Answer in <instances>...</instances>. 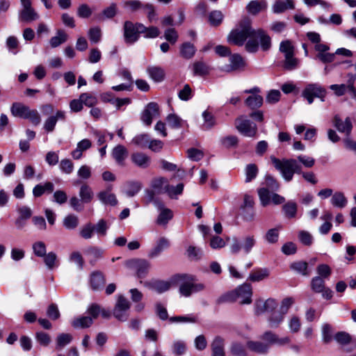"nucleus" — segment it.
<instances>
[{
  "instance_id": "f257e3e1",
  "label": "nucleus",
  "mask_w": 356,
  "mask_h": 356,
  "mask_svg": "<svg viewBox=\"0 0 356 356\" xmlns=\"http://www.w3.org/2000/svg\"><path fill=\"white\" fill-rule=\"evenodd\" d=\"M277 307V301L273 298H268L264 302L259 301L256 303L255 314L260 315L267 312L266 322L268 327L270 329L279 328L285 318L279 310H275Z\"/></svg>"
},
{
  "instance_id": "f03ea898",
  "label": "nucleus",
  "mask_w": 356,
  "mask_h": 356,
  "mask_svg": "<svg viewBox=\"0 0 356 356\" xmlns=\"http://www.w3.org/2000/svg\"><path fill=\"white\" fill-rule=\"evenodd\" d=\"M270 160L274 167L280 172L282 177L286 181H291L295 173L300 174L302 172L301 165L296 159H290L280 160L271 156Z\"/></svg>"
},
{
  "instance_id": "7ed1b4c3",
  "label": "nucleus",
  "mask_w": 356,
  "mask_h": 356,
  "mask_svg": "<svg viewBox=\"0 0 356 356\" xmlns=\"http://www.w3.org/2000/svg\"><path fill=\"white\" fill-rule=\"evenodd\" d=\"M254 31L249 22H242L229 33L227 41L236 46H243L248 38H253Z\"/></svg>"
},
{
  "instance_id": "20e7f679",
  "label": "nucleus",
  "mask_w": 356,
  "mask_h": 356,
  "mask_svg": "<svg viewBox=\"0 0 356 356\" xmlns=\"http://www.w3.org/2000/svg\"><path fill=\"white\" fill-rule=\"evenodd\" d=\"M252 290L250 284H243L220 298L222 302H238L241 305L252 302Z\"/></svg>"
},
{
  "instance_id": "39448f33",
  "label": "nucleus",
  "mask_w": 356,
  "mask_h": 356,
  "mask_svg": "<svg viewBox=\"0 0 356 356\" xmlns=\"http://www.w3.org/2000/svg\"><path fill=\"white\" fill-rule=\"evenodd\" d=\"M259 44L264 51L271 47L270 37L262 29L254 30L253 38H250L245 43V50L249 53H255L259 49Z\"/></svg>"
},
{
  "instance_id": "423d86ee",
  "label": "nucleus",
  "mask_w": 356,
  "mask_h": 356,
  "mask_svg": "<svg viewBox=\"0 0 356 356\" xmlns=\"http://www.w3.org/2000/svg\"><path fill=\"white\" fill-rule=\"evenodd\" d=\"M178 281L179 284V293L185 296L188 297L192 293L202 291L204 289L205 286L200 282H196V279L191 275H178Z\"/></svg>"
},
{
  "instance_id": "0eeeda50",
  "label": "nucleus",
  "mask_w": 356,
  "mask_h": 356,
  "mask_svg": "<svg viewBox=\"0 0 356 356\" xmlns=\"http://www.w3.org/2000/svg\"><path fill=\"white\" fill-rule=\"evenodd\" d=\"M257 243V240L253 234L245 235L241 241L236 237L232 238L229 249L232 254H238L243 250L245 254H249Z\"/></svg>"
},
{
  "instance_id": "6e6552de",
  "label": "nucleus",
  "mask_w": 356,
  "mask_h": 356,
  "mask_svg": "<svg viewBox=\"0 0 356 356\" xmlns=\"http://www.w3.org/2000/svg\"><path fill=\"white\" fill-rule=\"evenodd\" d=\"M327 95L326 89L318 83H307L302 91V97L305 99L308 104H312L314 98H318L324 102Z\"/></svg>"
},
{
  "instance_id": "1a4fd4ad",
  "label": "nucleus",
  "mask_w": 356,
  "mask_h": 356,
  "mask_svg": "<svg viewBox=\"0 0 356 356\" xmlns=\"http://www.w3.org/2000/svg\"><path fill=\"white\" fill-rule=\"evenodd\" d=\"M138 25H141V23L134 24L131 21L124 22L123 36L126 44H133L138 40L141 30Z\"/></svg>"
},
{
  "instance_id": "9d476101",
  "label": "nucleus",
  "mask_w": 356,
  "mask_h": 356,
  "mask_svg": "<svg viewBox=\"0 0 356 356\" xmlns=\"http://www.w3.org/2000/svg\"><path fill=\"white\" fill-rule=\"evenodd\" d=\"M235 127L240 134L247 137H254L257 132V124L243 116H241L236 120Z\"/></svg>"
},
{
  "instance_id": "9b49d317",
  "label": "nucleus",
  "mask_w": 356,
  "mask_h": 356,
  "mask_svg": "<svg viewBox=\"0 0 356 356\" xmlns=\"http://www.w3.org/2000/svg\"><path fill=\"white\" fill-rule=\"evenodd\" d=\"M130 308L129 300L123 296H119L113 309V316L120 321H126L128 319V311Z\"/></svg>"
},
{
  "instance_id": "f8f14e48",
  "label": "nucleus",
  "mask_w": 356,
  "mask_h": 356,
  "mask_svg": "<svg viewBox=\"0 0 356 356\" xmlns=\"http://www.w3.org/2000/svg\"><path fill=\"white\" fill-rule=\"evenodd\" d=\"M127 266L134 268L140 278L145 277L150 268L151 264L145 259H134L127 261Z\"/></svg>"
},
{
  "instance_id": "ddd939ff",
  "label": "nucleus",
  "mask_w": 356,
  "mask_h": 356,
  "mask_svg": "<svg viewBox=\"0 0 356 356\" xmlns=\"http://www.w3.org/2000/svg\"><path fill=\"white\" fill-rule=\"evenodd\" d=\"M160 115L159 106L155 102L149 103L143 111L140 119L142 122L147 126H150L152 120Z\"/></svg>"
},
{
  "instance_id": "4468645a",
  "label": "nucleus",
  "mask_w": 356,
  "mask_h": 356,
  "mask_svg": "<svg viewBox=\"0 0 356 356\" xmlns=\"http://www.w3.org/2000/svg\"><path fill=\"white\" fill-rule=\"evenodd\" d=\"M260 338L265 341V343L268 344L269 347L274 344L282 346L289 344L291 342V339L289 337L280 338L276 333L271 330L265 331Z\"/></svg>"
},
{
  "instance_id": "2eb2a0df",
  "label": "nucleus",
  "mask_w": 356,
  "mask_h": 356,
  "mask_svg": "<svg viewBox=\"0 0 356 356\" xmlns=\"http://www.w3.org/2000/svg\"><path fill=\"white\" fill-rule=\"evenodd\" d=\"M333 124L340 133L344 134L346 137L350 136L353 124L349 117H347L345 120L343 121L339 115H336L333 119Z\"/></svg>"
},
{
  "instance_id": "dca6fc26",
  "label": "nucleus",
  "mask_w": 356,
  "mask_h": 356,
  "mask_svg": "<svg viewBox=\"0 0 356 356\" xmlns=\"http://www.w3.org/2000/svg\"><path fill=\"white\" fill-rule=\"evenodd\" d=\"M170 246V241L165 237L160 238L155 245L149 250L147 256L150 259L158 257L164 250H167Z\"/></svg>"
},
{
  "instance_id": "f3484780",
  "label": "nucleus",
  "mask_w": 356,
  "mask_h": 356,
  "mask_svg": "<svg viewBox=\"0 0 356 356\" xmlns=\"http://www.w3.org/2000/svg\"><path fill=\"white\" fill-rule=\"evenodd\" d=\"M155 207L160 210L156 222L159 225H165L173 217L172 211L164 207L163 204L160 201L155 202Z\"/></svg>"
},
{
  "instance_id": "a211bd4d",
  "label": "nucleus",
  "mask_w": 356,
  "mask_h": 356,
  "mask_svg": "<svg viewBox=\"0 0 356 356\" xmlns=\"http://www.w3.org/2000/svg\"><path fill=\"white\" fill-rule=\"evenodd\" d=\"M39 18L40 15L33 7L20 9L18 11V19L21 22L29 23Z\"/></svg>"
},
{
  "instance_id": "6ab92c4d",
  "label": "nucleus",
  "mask_w": 356,
  "mask_h": 356,
  "mask_svg": "<svg viewBox=\"0 0 356 356\" xmlns=\"http://www.w3.org/2000/svg\"><path fill=\"white\" fill-rule=\"evenodd\" d=\"M111 186L108 187L106 190L99 192L97 197L103 204L114 207L117 205L118 200L115 195L111 192Z\"/></svg>"
},
{
  "instance_id": "aec40b11",
  "label": "nucleus",
  "mask_w": 356,
  "mask_h": 356,
  "mask_svg": "<svg viewBox=\"0 0 356 356\" xmlns=\"http://www.w3.org/2000/svg\"><path fill=\"white\" fill-rule=\"evenodd\" d=\"M225 340L220 336L213 338L211 343V356H225Z\"/></svg>"
},
{
  "instance_id": "412c9836",
  "label": "nucleus",
  "mask_w": 356,
  "mask_h": 356,
  "mask_svg": "<svg viewBox=\"0 0 356 356\" xmlns=\"http://www.w3.org/2000/svg\"><path fill=\"white\" fill-rule=\"evenodd\" d=\"M65 113L63 111H57L54 115L49 117L44 123V129L47 132H52L56 127L58 120H64Z\"/></svg>"
},
{
  "instance_id": "4be33fe9",
  "label": "nucleus",
  "mask_w": 356,
  "mask_h": 356,
  "mask_svg": "<svg viewBox=\"0 0 356 356\" xmlns=\"http://www.w3.org/2000/svg\"><path fill=\"white\" fill-rule=\"evenodd\" d=\"M131 160L133 163L140 168H147L151 163V158L146 154L142 152H135L132 154Z\"/></svg>"
},
{
  "instance_id": "5701e85b",
  "label": "nucleus",
  "mask_w": 356,
  "mask_h": 356,
  "mask_svg": "<svg viewBox=\"0 0 356 356\" xmlns=\"http://www.w3.org/2000/svg\"><path fill=\"white\" fill-rule=\"evenodd\" d=\"M246 346L250 350L259 355H266L269 351L268 344L259 341H248Z\"/></svg>"
},
{
  "instance_id": "b1692460",
  "label": "nucleus",
  "mask_w": 356,
  "mask_h": 356,
  "mask_svg": "<svg viewBox=\"0 0 356 356\" xmlns=\"http://www.w3.org/2000/svg\"><path fill=\"white\" fill-rule=\"evenodd\" d=\"M295 8L293 0L276 1L272 6V10L275 14H280L287 10H293Z\"/></svg>"
},
{
  "instance_id": "393cba45",
  "label": "nucleus",
  "mask_w": 356,
  "mask_h": 356,
  "mask_svg": "<svg viewBox=\"0 0 356 356\" xmlns=\"http://www.w3.org/2000/svg\"><path fill=\"white\" fill-rule=\"evenodd\" d=\"M111 155L118 165H123L128 156V151L123 145H118L113 149Z\"/></svg>"
},
{
  "instance_id": "a878e982",
  "label": "nucleus",
  "mask_w": 356,
  "mask_h": 356,
  "mask_svg": "<svg viewBox=\"0 0 356 356\" xmlns=\"http://www.w3.org/2000/svg\"><path fill=\"white\" fill-rule=\"evenodd\" d=\"M145 286L159 293H162L170 289V283L163 280H153L145 283Z\"/></svg>"
},
{
  "instance_id": "bb28decb",
  "label": "nucleus",
  "mask_w": 356,
  "mask_h": 356,
  "mask_svg": "<svg viewBox=\"0 0 356 356\" xmlns=\"http://www.w3.org/2000/svg\"><path fill=\"white\" fill-rule=\"evenodd\" d=\"M79 195L81 198V201L84 204L91 202L94 198V192L92 188L87 184H83L81 186Z\"/></svg>"
},
{
  "instance_id": "cd10ccee",
  "label": "nucleus",
  "mask_w": 356,
  "mask_h": 356,
  "mask_svg": "<svg viewBox=\"0 0 356 356\" xmlns=\"http://www.w3.org/2000/svg\"><path fill=\"white\" fill-rule=\"evenodd\" d=\"M92 143L89 139L81 140L77 143L76 149L72 152V156L76 160L81 159L83 152L90 149Z\"/></svg>"
},
{
  "instance_id": "c85d7f7f",
  "label": "nucleus",
  "mask_w": 356,
  "mask_h": 356,
  "mask_svg": "<svg viewBox=\"0 0 356 356\" xmlns=\"http://www.w3.org/2000/svg\"><path fill=\"white\" fill-rule=\"evenodd\" d=\"M147 72L149 77L155 82H161L165 78L164 70L159 66H149Z\"/></svg>"
},
{
  "instance_id": "c756f323",
  "label": "nucleus",
  "mask_w": 356,
  "mask_h": 356,
  "mask_svg": "<svg viewBox=\"0 0 356 356\" xmlns=\"http://www.w3.org/2000/svg\"><path fill=\"white\" fill-rule=\"evenodd\" d=\"M30 108L22 103L14 102L10 107L11 114L14 117L25 119Z\"/></svg>"
},
{
  "instance_id": "7c9ffc66",
  "label": "nucleus",
  "mask_w": 356,
  "mask_h": 356,
  "mask_svg": "<svg viewBox=\"0 0 356 356\" xmlns=\"http://www.w3.org/2000/svg\"><path fill=\"white\" fill-rule=\"evenodd\" d=\"M269 276L268 268H257L253 270L249 275L248 280L251 282H260Z\"/></svg>"
},
{
  "instance_id": "2f4dec72",
  "label": "nucleus",
  "mask_w": 356,
  "mask_h": 356,
  "mask_svg": "<svg viewBox=\"0 0 356 356\" xmlns=\"http://www.w3.org/2000/svg\"><path fill=\"white\" fill-rule=\"evenodd\" d=\"M230 65L227 67L226 71H234L240 70L245 67V63L239 54H234L229 58Z\"/></svg>"
},
{
  "instance_id": "473e14b6",
  "label": "nucleus",
  "mask_w": 356,
  "mask_h": 356,
  "mask_svg": "<svg viewBox=\"0 0 356 356\" xmlns=\"http://www.w3.org/2000/svg\"><path fill=\"white\" fill-rule=\"evenodd\" d=\"M90 282L93 290H99L104 286L105 280L100 272H94L90 275Z\"/></svg>"
},
{
  "instance_id": "72a5a7b5",
  "label": "nucleus",
  "mask_w": 356,
  "mask_h": 356,
  "mask_svg": "<svg viewBox=\"0 0 356 356\" xmlns=\"http://www.w3.org/2000/svg\"><path fill=\"white\" fill-rule=\"evenodd\" d=\"M43 261L49 270L58 268L60 263L57 254L54 252H49L43 257Z\"/></svg>"
},
{
  "instance_id": "f704fd0d",
  "label": "nucleus",
  "mask_w": 356,
  "mask_h": 356,
  "mask_svg": "<svg viewBox=\"0 0 356 356\" xmlns=\"http://www.w3.org/2000/svg\"><path fill=\"white\" fill-rule=\"evenodd\" d=\"M196 52L195 46L188 42H184L180 46V55L185 59H191L193 58Z\"/></svg>"
},
{
  "instance_id": "c9c22d12",
  "label": "nucleus",
  "mask_w": 356,
  "mask_h": 356,
  "mask_svg": "<svg viewBox=\"0 0 356 356\" xmlns=\"http://www.w3.org/2000/svg\"><path fill=\"white\" fill-rule=\"evenodd\" d=\"M193 71L194 75L203 76L209 74L211 67L202 61H197L193 63Z\"/></svg>"
},
{
  "instance_id": "e433bc0d",
  "label": "nucleus",
  "mask_w": 356,
  "mask_h": 356,
  "mask_svg": "<svg viewBox=\"0 0 356 356\" xmlns=\"http://www.w3.org/2000/svg\"><path fill=\"white\" fill-rule=\"evenodd\" d=\"M267 7V3L265 1H251L247 6L246 8L248 11L252 14L257 15L261 10L265 9Z\"/></svg>"
},
{
  "instance_id": "4c0bfd02",
  "label": "nucleus",
  "mask_w": 356,
  "mask_h": 356,
  "mask_svg": "<svg viewBox=\"0 0 356 356\" xmlns=\"http://www.w3.org/2000/svg\"><path fill=\"white\" fill-rule=\"evenodd\" d=\"M67 40V35L64 31L59 29L56 32V35L50 39L49 44L52 48H56L66 42Z\"/></svg>"
},
{
  "instance_id": "58836bf2",
  "label": "nucleus",
  "mask_w": 356,
  "mask_h": 356,
  "mask_svg": "<svg viewBox=\"0 0 356 356\" xmlns=\"http://www.w3.org/2000/svg\"><path fill=\"white\" fill-rule=\"evenodd\" d=\"M92 323L93 320L90 316H80L72 321V325L74 328H86L89 327Z\"/></svg>"
},
{
  "instance_id": "ea45409f",
  "label": "nucleus",
  "mask_w": 356,
  "mask_h": 356,
  "mask_svg": "<svg viewBox=\"0 0 356 356\" xmlns=\"http://www.w3.org/2000/svg\"><path fill=\"white\" fill-rule=\"evenodd\" d=\"M79 224V218L74 214L66 216L63 220L64 227L68 230L75 229Z\"/></svg>"
},
{
  "instance_id": "a19ab883",
  "label": "nucleus",
  "mask_w": 356,
  "mask_h": 356,
  "mask_svg": "<svg viewBox=\"0 0 356 356\" xmlns=\"http://www.w3.org/2000/svg\"><path fill=\"white\" fill-rule=\"evenodd\" d=\"M72 341V336L68 333L59 334L56 337V349L61 350Z\"/></svg>"
},
{
  "instance_id": "79ce46f5",
  "label": "nucleus",
  "mask_w": 356,
  "mask_h": 356,
  "mask_svg": "<svg viewBox=\"0 0 356 356\" xmlns=\"http://www.w3.org/2000/svg\"><path fill=\"white\" fill-rule=\"evenodd\" d=\"M331 204L336 207L343 208L347 204V199L341 192H336L330 200Z\"/></svg>"
},
{
  "instance_id": "37998d69",
  "label": "nucleus",
  "mask_w": 356,
  "mask_h": 356,
  "mask_svg": "<svg viewBox=\"0 0 356 356\" xmlns=\"http://www.w3.org/2000/svg\"><path fill=\"white\" fill-rule=\"evenodd\" d=\"M263 97L259 95L249 96L245 101L246 106L252 109L259 108L263 104Z\"/></svg>"
},
{
  "instance_id": "c03bdc74",
  "label": "nucleus",
  "mask_w": 356,
  "mask_h": 356,
  "mask_svg": "<svg viewBox=\"0 0 356 356\" xmlns=\"http://www.w3.org/2000/svg\"><path fill=\"white\" fill-rule=\"evenodd\" d=\"M166 185H168V180L163 177L156 178L152 181V187L157 193H165Z\"/></svg>"
},
{
  "instance_id": "a18cd8bd",
  "label": "nucleus",
  "mask_w": 356,
  "mask_h": 356,
  "mask_svg": "<svg viewBox=\"0 0 356 356\" xmlns=\"http://www.w3.org/2000/svg\"><path fill=\"white\" fill-rule=\"evenodd\" d=\"M259 170L257 166L254 163H250L246 165L245 168V180L246 183L252 181L257 176Z\"/></svg>"
},
{
  "instance_id": "49530a36",
  "label": "nucleus",
  "mask_w": 356,
  "mask_h": 356,
  "mask_svg": "<svg viewBox=\"0 0 356 356\" xmlns=\"http://www.w3.org/2000/svg\"><path fill=\"white\" fill-rule=\"evenodd\" d=\"M141 30V33H144L146 38H155L159 36L160 31L156 26L146 27L143 24L138 25Z\"/></svg>"
},
{
  "instance_id": "de8ad7c7",
  "label": "nucleus",
  "mask_w": 356,
  "mask_h": 356,
  "mask_svg": "<svg viewBox=\"0 0 356 356\" xmlns=\"http://www.w3.org/2000/svg\"><path fill=\"white\" fill-rule=\"evenodd\" d=\"M229 351L232 356H248L245 346L238 342L232 343Z\"/></svg>"
},
{
  "instance_id": "09e8293b",
  "label": "nucleus",
  "mask_w": 356,
  "mask_h": 356,
  "mask_svg": "<svg viewBox=\"0 0 356 356\" xmlns=\"http://www.w3.org/2000/svg\"><path fill=\"white\" fill-rule=\"evenodd\" d=\"M299 60L294 57V55L284 56L283 67L286 70L291 71L298 67Z\"/></svg>"
},
{
  "instance_id": "8fccbe9b",
  "label": "nucleus",
  "mask_w": 356,
  "mask_h": 356,
  "mask_svg": "<svg viewBox=\"0 0 356 356\" xmlns=\"http://www.w3.org/2000/svg\"><path fill=\"white\" fill-rule=\"evenodd\" d=\"M184 190V184H179L176 186L166 185L165 186V193L169 195V197L172 199H176L178 195L182 193Z\"/></svg>"
},
{
  "instance_id": "3c124183",
  "label": "nucleus",
  "mask_w": 356,
  "mask_h": 356,
  "mask_svg": "<svg viewBox=\"0 0 356 356\" xmlns=\"http://www.w3.org/2000/svg\"><path fill=\"white\" fill-rule=\"evenodd\" d=\"M83 104L88 107H92L97 104V98L90 92H84L80 95Z\"/></svg>"
},
{
  "instance_id": "603ef678",
  "label": "nucleus",
  "mask_w": 356,
  "mask_h": 356,
  "mask_svg": "<svg viewBox=\"0 0 356 356\" xmlns=\"http://www.w3.org/2000/svg\"><path fill=\"white\" fill-rule=\"evenodd\" d=\"M150 140V138L148 134H142L136 136L132 139V143L140 147H148L149 143Z\"/></svg>"
},
{
  "instance_id": "864d4df0",
  "label": "nucleus",
  "mask_w": 356,
  "mask_h": 356,
  "mask_svg": "<svg viewBox=\"0 0 356 356\" xmlns=\"http://www.w3.org/2000/svg\"><path fill=\"white\" fill-rule=\"evenodd\" d=\"M91 43H98L102 38V30L99 26L91 27L88 32Z\"/></svg>"
},
{
  "instance_id": "5fc2aeb1",
  "label": "nucleus",
  "mask_w": 356,
  "mask_h": 356,
  "mask_svg": "<svg viewBox=\"0 0 356 356\" xmlns=\"http://www.w3.org/2000/svg\"><path fill=\"white\" fill-rule=\"evenodd\" d=\"M86 253L90 257V263H92L96 261L102 257L104 250L97 247H90L86 250Z\"/></svg>"
},
{
  "instance_id": "6e6d98bb",
  "label": "nucleus",
  "mask_w": 356,
  "mask_h": 356,
  "mask_svg": "<svg viewBox=\"0 0 356 356\" xmlns=\"http://www.w3.org/2000/svg\"><path fill=\"white\" fill-rule=\"evenodd\" d=\"M295 302V299L293 297H286L282 299L280 302L279 311L286 316L289 309L292 307Z\"/></svg>"
},
{
  "instance_id": "4d7b16f0",
  "label": "nucleus",
  "mask_w": 356,
  "mask_h": 356,
  "mask_svg": "<svg viewBox=\"0 0 356 356\" xmlns=\"http://www.w3.org/2000/svg\"><path fill=\"white\" fill-rule=\"evenodd\" d=\"M288 325L291 332H298L301 327L300 318L296 315L291 316L288 321Z\"/></svg>"
},
{
  "instance_id": "13d9d810",
  "label": "nucleus",
  "mask_w": 356,
  "mask_h": 356,
  "mask_svg": "<svg viewBox=\"0 0 356 356\" xmlns=\"http://www.w3.org/2000/svg\"><path fill=\"white\" fill-rule=\"evenodd\" d=\"M224 15L220 10H213L209 15V21L212 26L220 25L223 19Z\"/></svg>"
},
{
  "instance_id": "bf43d9fd",
  "label": "nucleus",
  "mask_w": 356,
  "mask_h": 356,
  "mask_svg": "<svg viewBox=\"0 0 356 356\" xmlns=\"http://www.w3.org/2000/svg\"><path fill=\"white\" fill-rule=\"evenodd\" d=\"M186 350V343L183 341L177 340L172 343V351L175 355L180 356L185 353Z\"/></svg>"
},
{
  "instance_id": "052dcab7",
  "label": "nucleus",
  "mask_w": 356,
  "mask_h": 356,
  "mask_svg": "<svg viewBox=\"0 0 356 356\" xmlns=\"http://www.w3.org/2000/svg\"><path fill=\"white\" fill-rule=\"evenodd\" d=\"M33 253L38 257H43L47 254L46 245L42 241H36L32 245Z\"/></svg>"
},
{
  "instance_id": "680f3d73",
  "label": "nucleus",
  "mask_w": 356,
  "mask_h": 356,
  "mask_svg": "<svg viewBox=\"0 0 356 356\" xmlns=\"http://www.w3.org/2000/svg\"><path fill=\"white\" fill-rule=\"evenodd\" d=\"M187 257L193 261H197L200 259L202 257V250L200 248H196L195 246H189L186 250Z\"/></svg>"
},
{
  "instance_id": "e2e57ef3",
  "label": "nucleus",
  "mask_w": 356,
  "mask_h": 356,
  "mask_svg": "<svg viewBox=\"0 0 356 356\" xmlns=\"http://www.w3.org/2000/svg\"><path fill=\"white\" fill-rule=\"evenodd\" d=\"M168 125L172 129H179L182 126L183 120L177 115L169 114L166 118Z\"/></svg>"
},
{
  "instance_id": "0e129e2a",
  "label": "nucleus",
  "mask_w": 356,
  "mask_h": 356,
  "mask_svg": "<svg viewBox=\"0 0 356 356\" xmlns=\"http://www.w3.org/2000/svg\"><path fill=\"white\" fill-rule=\"evenodd\" d=\"M204 119V123L202 127L204 129L208 130L211 129L215 124V119L213 115L207 111H205L202 113Z\"/></svg>"
},
{
  "instance_id": "69168bd1",
  "label": "nucleus",
  "mask_w": 356,
  "mask_h": 356,
  "mask_svg": "<svg viewBox=\"0 0 356 356\" xmlns=\"http://www.w3.org/2000/svg\"><path fill=\"white\" fill-rule=\"evenodd\" d=\"M283 210L286 217L294 218L297 212V204L294 202H288L283 206Z\"/></svg>"
},
{
  "instance_id": "338daca9",
  "label": "nucleus",
  "mask_w": 356,
  "mask_h": 356,
  "mask_svg": "<svg viewBox=\"0 0 356 356\" xmlns=\"http://www.w3.org/2000/svg\"><path fill=\"white\" fill-rule=\"evenodd\" d=\"M108 226L104 219H100L95 225H94V231L99 236H104L106 234Z\"/></svg>"
},
{
  "instance_id": "774afa93",
  "label": "nucleus",
  "mask_w": 356,
  "mask_h": 356,
  "mask_svg": "<svg viewBox=\"0 0 356 356\" xmlns=\"http://www.w3.org/2000/svg\"><path fill=\"white\" fill-rule=\"evenodd\" d=\"M312 289L315 293H321L325 288L324 280L321 277H315L311 282Z\"/></svg>"
}]
</instances>
